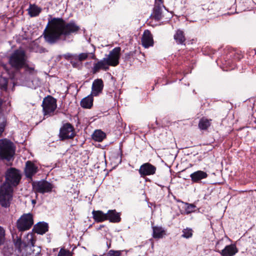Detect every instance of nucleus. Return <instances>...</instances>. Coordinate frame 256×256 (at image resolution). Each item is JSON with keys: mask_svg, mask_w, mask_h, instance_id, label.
I'll use <instances>...</instances> for the list:
<instances>
[{"mask_svg": "<svg viewBox=\"0 0 256 256\" xmlns=\"http://www.w3.org/2000/svg\"><path fill=\"white\" fill-rule=\"evenodd\" d=\"M48 230V223L41 222H38L35 224L32 229V231L35 233L42 235Z\"/></svg>", "mask_w": 256, "mask_h": 256, "instance_id": "obj_19", "label": "nucleus"}, {"mask_svg": "<svg viewBox=\"0 0 256 256\" xmlns=\"http://www.w3.org/2000/svg\"><path fill=\"white\" fill-rule=\"evenodd\" d=\"M182 237L189 238H192L193 235V230L190 228H184L182 230Z\"/></svg>", "mask_w": 256, "mask_h": 256, "instance_id": "obj_33", "label": "nucleus"}, {"mask_svg": "<svg viewBox=\"0 0 256 256\" xmlns=\"http://www.w3.org/2000/svg\"><path fill=\"white\" fill-rule=\"evenodd\" d=\"M132 52H128L125 54L124 59L125 60H128L129 58H130V56H132Z\"/></svg>", "mask_w": 256, "mask_h": 256, "instance_id": "obj_40", "label": "nucleus"}, {"mask_svg": "<svg viewBox=\"0 0 256 256\" xmlns=\"http://www.w3.org/2000/svg\"><path fill=\"white\" fill-rule=\"evenodd\" d=\"M152 237L156 239H160L163 238L166 234V232L162 226H153Z\"/></svg>", "mask_w": 256, "mask_h": 256, "instance_id": "obj_23", "label": "nucleus"}, {"mask_svg": "<svg viewBox=\"0 0 256 256\" xmlns=\"http://www.w3.org/2000/svg\"><path fill=\"white\" fill-rule=\"evenodd\" d=\"M79 26L74 21L66 22L62 18H54L48 22L44 30V36L46 42L52 44L61 36H68L80 30Z\"/></svg>", "mask_w": 256, "mask_h": 256, "instance_id": "obj_1", "label": "nucleus"}, {"mask_svg": "<svg viewBox=\"0 0 256 256\" xmlns=\"http://www.w3.org/2000/svg\"><path fill=\"white\" fill-rule=\"evenodd\" d=\"M208 176V174L202 170H197L190 175L191 180L194 183L200 182L201 180L207 178Z\"/></svg>", "mask_w": 256, "mask_h": 256, "instance_id": "obj_20", "label": "nucleus"}, {"mask_svg": "<svg viewBox=\"0 0 256 256\" xmlns=\"http://www.w3.org/2000/svg\"><path fill=\"white\" fill-rule=\"evenodd\" d=\"M6 126V119L3 114H0V138L2 136Z\"/></svg>", "mask_w": 256, "mask_h": 256, "instance_id": "obj_32", "label": "nucleus"}, {"mask_svg": "<svg viewBox=\"0 0 256 256\" xmlns=\"http://www.w3.org/2000/svg\"><path fill=\"white\" fill-rule=\"evenodd\" d=\"M142 44L144 47L148 48L154 45V40L150 32L145 30L142 37Z\"/></svg>", "mask_w": 256, "mask_h": 256, "instance_id": "obj_15", "label": "nucleus"}, {"mask_svg": "<svg viewBox=\"0 0 256 256\" xmlns=\"http://www.w3.org/2000/svg\"><path fill=\"white\" fill-rule=\"evenodd\" d=\"M174 38L178 44H185L186 38L182 30H178L174 36Z\"/></svg>", "mask_w": 256, "mask_h": 256, "instance_id": "obj_24", "label": "nucleus"}, {"mask_svg": "<svg viewBox=\"0 0 256 256\" xmlns=\"http://www.w3.org/2000/svg\"><path fill=\"white\" fill-rule=\"evenodd\" d=\"M186 206L185 208L186 213V214H190L192 212H196V206L194 204H188L186 202Z\"/></svg>", "mask_w": 256, "mask_h": 256, "instance_id": "obj_34", "label": "nucleus"}, {"mask_svg": "<svg viewBox=\"0 0 256 256\" xmlns=\"http://www.w3.org/2000/svg\"><path fill=\"white\" fill-rule=\"evenodd\" d=\"M5 241V230L0 226V246L2 245Z\"/></svg>", "mask_w": 256, "mask_h": 256, "instance_id": "obj_36", "label": "nucleus"}, {"mask_svg": "<svg viewBox=\"0 0 256 256\" xmlns=\"http://www.w3.org/2000/svg\"><path fill=\"white\" fill-rule=\"evenodd\" d=\"M4 102V100L1 98H0V114H2V106Z\"/></svg>", "mask_w": 256, "mask_h": 256, "instance_id": "obj_41", "label": "nucleus"}, {"mask_svg": "<svg viewBox=\"0 0 256 256\" xmlns=\"http://www.w3.org/2000/svg\"><path fill=\"white\" fill-rule=\"evenodd\" d=\"M16 147L14 143L7 138L0 140V160L10 162L13 160Z\"/></svg>", "mask_w": 256, "mask_h": 256, "instance_id": "obj_4", "label": "nucleus"}, {"mask_svg": "<svg viewBox=\"0 0 256 256\" xmlns=\"http://www.w3.org/2000/svg\"><path fill=\"white\" fill-rule=\"evenodd\" d=\"M106 244H107V246H108V248H110L111 246V241L110 240L109 243H108V242H106Z\"/></svg>", "mask_w": 256, "mask_h": 256, "instance_id": "obj_43", "label": "nucleus"}, {"mask_svg": "<svg viewBox=\"0 0 256 256\" xmlns=\"http://www.w3.org/2000/svg\"><path fill=\"white\" fill-rule=\"evenodd\" d=\"M27 56L26 51L22 48L15 50L9 58L10 66L17 70H19L26 64Z\"/></svg>", "mask_w": 256, "mask_h": 256, "instance_id": "obj_3", "label": "nucleus"}, {"mask_svg": "<svg viewBox=\"0 0 256 256\" xmlns=\"http://www.w3.org/2000/svg\"><path fill=\"white\" fill-rule=\"evenodd\" d=\"M13 84H14V86H16V84L14 82V83H13Z\"/></svg>", "mask_w": 256, "mask_h": 256, "instance_id": "obj_46", "label": "nucleus"}, {"mask_svg": "<svg viewBox=\"0 0 256 256\" xmlns=\"http://www.w3.org/2000/svg\"><path fill=\"white\" fill-rule=\"evenodd\" d=\"M123 250H110L106 254H104V256H121Z\"/></svg>", "mask_w": 256, "mask_h": 256, "instance_id": "obj_35", "label": "nucleus"}, {"mask_svg": "<svg viewBox=\"0 0 256 256\" xmlns=\"http://www.w3.org/2000/svg\"><path fill=\"white\" fill-rule=\"evenodd\" d=\"M120 157L122 158V146H120Z\"/></svg>", "mask_w": 256, "mask_h": 256, "instance_id": "obj_42", "label": "nucleus"}, {"mask_svg": "<svg viewBox=\"0 0 256 256\" xmlns=\"http://www.w3.org/2000/svg\"><path fill=\"white\" fill-rule=\"evenodd\" d=\"M104 88L103 81H94L92 87L91 94L97 96L102 92Z\"/></svg>", "mask_w": 256, "mask_h": 256, "instance_id": "obj_21", "label": "nucleus"}, {"mask_svg": "<svg viewBox=\"0 0 256 256\" xmlns=\"http://www.w3.org/2000/svg\"><path fill=\"white\" fill-rule=\"evenodd\" d=\"M93 102V96L90 94L82 100L80 106L84 108H90L92 106Z\"/></svg>", "mask_w": 256, "mask_h": 256, "instance_id": "obj_25", "label": "nucleus"}, {"mask_svg": "<svg viewBox=\"0 0 256 256\" xmlns=\"http://www.w3.org/2000/svg\"><path fill=\"white\" fill-rule=\"evenodd\" d=\"M156 167L149 162L142 164L138 172L142 177L153 175L156 173Z\"/></svg>", "mask_w": 256, "mask_h": 256, "instance_id": "obj_13", "label": "nucleus"}, {"mask_svg": "<svg viewBox=\"0 0 256 256\" xmlns=\"http://www.w3.org/2000/svg\"><path fill=\"white\" fill-rule=\"evenodd\" d=\"M96 60L98 62L93 64V67L92 69V72L93 74H96L100 70L106 71L108 70L109 67L104 58L100 60L96 58Z\"/></svg>", "mask_w": 256, "mask_h": 256, "instance_id": "obj_16", "label": "nucleus"}, {"mask_svg": "<svg viewBox=\"0 0 256 256\" xmlns=\"http://www.w3.org/2000/svg\"><path fill=\"white\" fill-rule=\"evenodd\" d=\"M96 80H102L101 79L97 78Z\"/></svg>", "mask_w": 256, "mask_h": 256, "instance_id": "obj_47", "label": "nucleus"}, {"mask_svg": "<svg viewBox=\"0 0 256 256\" xmlns=\"http://www.w3.org/2000/svg\"><path fill=\"white\" fill-rule=\"evenodd\" d=\"M94 52L95 48L92 52H82L79 54L66 53L62 56L65 60L70 62L74 68L80 70L82 66V61L88 58L96 60Z\"/></svg>", "mask_w": 256, "mask_h": 256, "instance_id": "obj_2", "label": "nucleus"}, {"mask_svg": "<svg viewBox=\"0 0 256 256\" xmlns=\"http://www.w3.org/2000/svg\"><path fill=\"white\" fill-rule=\"evenodd\" d=\"M57 256H72V254L69 250L61 248Z\"/></svg>", "mask_w": 256, "mask_h": 256, "instance_id": "obj_37", "label": "nucleus"}, {"mask_svg": "<svg viewBox=\"0 0 256 256\" xmlns=\"http://www.w3.org/2000/svg\"><path fill=\"white\" fill-rule=\"evenodd\" d=\"M92 218L96 222H102L106 220V213H104L100 210H93L92 212Z\"/></svg>", "mask_w": 256, "mask_h": 256, "instance_id": "obj_22", "label": "nucleus"}, {"mask_svg": "<svg viewBox=\"0 0 256 256\" xmlns=\"http://www.w3.org/2000/svg\"><path fill=\"white\" fill-rule=\"evenodd\" d=\"M106 137V134L100 130H96L92 136L94 140L99 142L102 141Z\"/></svg>", "mask_w": 256, "mask_h": 256, "instance_id": "obj_27", "label": "nucleus"}, {"mask_svg": "<svg viewBox=\"0 0 256 256\" xmlns=\"http://www.w3.org/2000/svg\"><path fill=\"white\" fill-rule=\"evenodd\" d=\"M106 220L112 223H118L121 222V212L116 210H109L106 212Z\"/></svg>", "mask_w": 256, "mask_h": 256, "instance_id": "obj_14", "label": "nucleus"}, {"mask_svg": "<svg viewBox=\"0 0 256 256\" xmlns=\"http://www.w3.org/2000/svg\"><path fill=\"white\" fill-rule=\"evenodd\" d=\"M37 171L38 167L32 162L30 160L26 162L24 172L26 178H32Z\"/></svg>", "mask_w": 256, "mask_h": 256, "instance_id": "obj_17", "label": "nucleus"}, {"mask_svg": "<svg viewBox=\"0 0 256 256\" xmlns=\"http://www.w3.org/2000/svg\"><path fill=\"white\" fill-rule=\"evenodd\" d=\"M76 135L74 126L70 123L66 122L60 128L58 137L60 141H64L66 140L73 139Z\"/></svg>", "mask_w": 256, "mask_h": 256, "instance_id": "obj_8", "label": "nucleus"}, {"mask_svg": "<svg viewBox=\"0 0 256 256\" xmlns=\"http://www.w3.org/2000/svg\"><path fill=\"white\" fill-rule=\"evenodd\" d=\"M12 200V191L5 186H0V207L8 208Z\"/></svg>", "mask_w": 256, "mask_h": 256, "instance_id": "obj_6", "label": "nucleus"}, {"mask_svg": "<svg viewBox=\"0 0 256 256\" xmlns=\"http://www.w3.org/2000/svg\"><path fill=\"white\" fill-rule=\"evenodd\" d=\"M32 185L33 190L36 194H44L50 192L54 188L52 184L44 180L33 182Z\"/></svg>", "mask_w": 256, "mask_h": 256, "instance_id": "obj_7", "label": "nucleus"}, {"mask_svg": "<svg viewBox=\"0 0 256 256\" xmlns=\"http://www.w3.org/2000/svg\"><path fill=\"white\" fill-rule=\"evenodd\" d=\"M210 120L202 118L198 122V128L202 130H206L210 126Z\"/></svg>", "mask_w": 256, "mask_h": 256, "instance_id": "obj_30", "label": "nucleus"}, {"mask_svg": "<svg viewBox=\"0 0 256 256\" xmlns=\"http://www.w3.org/2000/svg\"><path fill=\"white\" fill-rule=\"evenodd\" d=\"M42 10V9L35 4H30L28 9V14L30 17L38 16Z\"/></svg>", "mask_w": 256, "mask_h": 256, "instance_id": "obj_26", "label": "nucleus"}, {"mask_svg": "<svg viewBox=\"0 0 256 256\" xmlns=\"http://www.w3.org/2000/svg\"><path fill=\"white\" fill-rule=\"evenodd\" d=\"M154 0L155 3L152 16L154 20L159 21L161 20L163 17L162 8V7L166 8L163 4V0Z\"/></svg>", "mask_w": 256, "mask_h": 256, "instance_id": "obj_12", "label": "nucleus"}, {"mask_svg": "<svg viewBox=\"0 0 256 256\" xmlns=\"http://www.w3.org/2000/svg\"><path fill=\"white\" fill-rule=\"evenodd\" d=\"M4 83L3 84H0V88L4 91H6L8 89V81H4Z\"/></svg>", "mask_w": 256, "mask_h": 256, "instance_id": "obj_39", "label": "nucleus"}, {"mask_svg": "<svg viewBox=\"0 0 256 256\" xmlns=\"http://www.w3.org/2000/svg\"><path fill=\"white\" fill-rule=\"evenodd\" d=\"M29 49L30 52L38 53H42L45 52V48L41 47L36 42H34L29 46Z\"/></svg>", "mask_w": 256, "mask_h": 256, "instance_id": "obj_28", "label": "nucleus"}, {"mask_svg": "<svg viewBox=\"0 0 256 256\" xmlns=\"http://www.w3.org/2000/svg\"><path fill=\"white\" fill-rule=\"evenodd\" d=\"M104 226H105V225H104V224L100 225V226L98 228V230H102V228H104Z\"/></svg>", "mask_w": 256, "mask_h": 256, "instance_id": "obj_44", "label": "nucleus"}, {"mask_svg": "<svg viewBox=\"0 0 256 256\" xmlns=\"http://www.w3.org/2000/svg\"><path fill=\"white\" fill-rule=\"evenodd\" d=\"M198 158L199 161H200L202 160V156H200L198 157Z\"/></svg>", "mask_w": 256, "mask_h": 256, "instance_id": "obj_45", "label": "nucleus"}, {"mask_svg": "<svg viewBox=\"0 0 256 256\" xmlns=\"http://www.w3.org/2000/svg\"><path fill=\"white\" fill-rule=\"evenodd\" d=\"M34 224L33 216L32 214H25L17 220L16 227L20 232L29 230Z\"/></svg>", "mask_w": 256, "mask_h": 256, "instance_id": "obj_9", "label": "nucleus"}, {"mask_svg": "<svg viewBox=\"0 0 256 256\" xmlns=\"http://www.w3.org/2000/svg\"><path fill=\"white\" fill-rule=\"evenodd\" d=\"M6 180L9 186L16 187L22 178L20 171L14 168H8L5 174Z\"/></svg>", "mask_w": 256, "mask_h": 256, "instance_id": "obj_5", "label": "nucleus"}, {"mask_svg": "<svg viewBox=\"0 0 256 256\" xmlns=\"http://www.w3.org/2000/svg\"><path fill=\"white\" fill-rule=\"evenodd\" d=\"M13 240L15 247L20 252H21L22 248L26 246V244L22 242L21 238L18 236H16V238L13 236Z\"/></svg>", "mask_w": 256, "mask_h": 256, "instance_id": "obj_31", "label": "nucleus"}, {"mask_svg": "<svg viewBox=\"0 0 256 256\" xmlns=\"http://www.w3.org/2000/svg\"><path fill=\"white\" fill-rule=\"evenodd\" d=\"M120 50V47H116L111 50L108 55H106L104 58L108 66H115L118 64Z\"/></svg>", "mask_w": 256, "mask_h": 256, "instance_id": "obj_11", "label": "nucleus"}, {"mask_svg": "<svg viewBox=\"0 0 256 256\" xmlns=\"http://www.w3.org/2000/svg\"><path fill=\"white\" fill-rule=\"evenodd\" d=\"M22 84L31 88L35 89L36 86L34 84V81H22Z\"/></svg>", "mask_w": 256, "mask_h": 256, "instance_id": "obj_38", "label": "nucleus"}, {"mask_svg": "<svg viewBox=\"0 0 256 256\" xmlns=\"http://www.w3.org/2000/svg\"><path fill=\"white\" fill-rule=\"evenodd\" d=\"M222 256H234L238 252V250L234 244H230L225 246L222 250H216Z\"/></svg>", "mask_w": 256, "mask_h": 256, "instance_id": "obj_18", "label": "nucleus"}, {"mask_svg": "<svg viewBox=\"0 0 256 256\" xmlns=\"http://www.w3.org/2000/svg\"><path fill=\"white\" fill-rule=\"evenodd\" d=\"M42 106L44 116H50L56 108V100L52 96H48L44 98Z\"/></svg>", "mask_w": 256, "mask_h": 256, "instance_id": "obj_10", "label": "nucleus"}, {"mask_svg": "<svg viewBox=\"0 0 256 256\" xmlns=\"http://www.w3.org/2000/svg\"><path fill=\"white\" fill-rule=\"evenodd\" d=\"M23 68H24V74L26 76H34L37 74V70H35L34 67L30 66L27 64H25Z\"/></svg>", "mask_w": 256, "mask_h": 256, "instance_id": "obj_29", "label": "nucleus"}]
</instances>
